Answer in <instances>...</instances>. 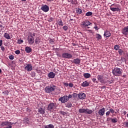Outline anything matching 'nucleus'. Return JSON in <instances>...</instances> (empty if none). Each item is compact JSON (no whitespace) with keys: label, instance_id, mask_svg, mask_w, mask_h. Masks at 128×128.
I'll return each instance as SVG.
<instances>
[{"label":"nucleus","instance_id":"a19ab883","mask_svg":"<svg viewBox=\"0 0 128 128\" xmlns=\"http://www.w3.org/2000/svg\"><path fill=\"white\" fill-rule=\"evenodd\" d=\"M71 4H78V2L76 0H72L71 2Z\"/></svg>","mask_w":128,"mask_h":128},{"label":"nucleus","instance_id":"4be33fe9","mask_svg":"<svg viewBox=\"0 0 128 128\" xmlns=\"http://www.w3.org/2000/svg\"><path fill=\"white\" fill-rule=\"evenodd\" d=\"M88 86H90V82H87L86 81L83 82V83L82 84V86H83L84 88Z\"/></svg>","mask_w":128,"mask_h":128},{"label":"nucleus","instance_id":"3c124183","mask_svg":"<svg viewBox=\"0 0 128 128\" xmlns=\"http://www.w3.org/2000/svg\"><path fill=\"white\" fill-rule=\"evenodd\" d=\"M68 100H69L70 98H72V94H69L68 96Z\"/></svg>","mask_w":128,"mask_h":128},{"label":"nucleus","instance_id":"c9c22d12","mask_svg":"<svg viewBox=\"0 0 128 128\" xmlns=\"http://www.w3.org/2000/svg\"><path fill=\"white\" fill-rule=\"evenodd\" d=\"M118 52L120 56H122L124 54V50H122V49H120L118 50Z\"/></svg>","mask_w":128,"mask_h":128},{"label":"nucleus","instance_id":"20e7f679","mask_svg":"<svg viewBox=\"0 0 128 128\" xmlns=\"http://www.w3.org/2000/svg\"><path fill=\"white\" fill-rule=\"evenodd\" d=\"M62 58H67L70 60L72 58V55L68 52H64L62 54Z\"/></svg>","mask_w":128,"mask_h":128},{"label":"nucleus","instance_id":"58836bf2","mask_svg":"<svg viewBox=\"0 0 128 128\" xmlns=\"http://www.w3.org/2000/svg\"><path fill=\"white\" fill-rule=\"evenodd\" d=\"M109 111H110V112L111 114H114V112H115V114H116V112L114 111V109L112 108L109 110Z\"/></svg>","mask_w":128,"mask_h":128},{"label":"nucleus","instance_id":"49530a36","mask_svg":"<svg viewBox=\"0 0 128 128\" xmlns=\"http://www.w3.org/2000/svg\"><path fill=\"white\" fill-rule=\"evenodd\" d=\"M15 54H20V50H16L15 51Z\"/></svg>","mask_w":128,"mask_h":128},{"label":"nucleus","instance_id":"052dcab7","mask_svg":"<svg viewBox=\"0 0 128 128\" xmlns=\"http://www.w3.org/2000/svg\"><path fill=\"white\" fill-rule=\"evenodd\" d=\"M124 114L125 115V114H126V111L124 110Z\"/></svg>","mask_w":128,"mask_h":128},{"label":"nucleus","instance_id":"4c0bfd02","mask_svg":"<svg viewBox=\"0 0 128 128\" xmlns=\"http://www.w3.org/2000/svg\"><path fill=\"white\" fill-rule=\"evenodd\" d=\"M38 42H40V38L37 37L35 39V44H38Z\"/></svg>","mask_w":128,"mask_h":128},{"label":"nucleus","instance_id":"09e8293b","mask_svg":"<svg viewBox=\"0 0 128 128\" xmlns=\"http://www.w3.org/2000/svg\"><path fill=\"white\" fill-rule=\"evenodd\" d=\"M110 114V112L109 110L106 112V116H108Z\"/></svg>","mask_w":128,"mask_h":128},{"label":"nucleus","instance_id":"6e6d98bb","mask_svg":"<svg viewBox=\"0 0 128 128\" xmlns=\"http://www.w3.org/2000/svg\"><path fill=\"white\" fill-rule=\"evenodd\" d=\"M64 86H68V84L65 82L64 83Z\"/></svg>","mask_w":128,"mask_h":128},{"label":"nucleus","instance_id":"a18cd8bd","mask_svg":"<svg viewBox=\"0 0 128 128\" xmlns=\"http://www.w3.org/2000/svg\"><path fill=\"white\" fill-rule=\"evenodd\" d=\"M124 126H126V128H128V122H124Z\"/></svg>","mask_w":128,"mask_h":128},{"label":"nucleus","instance_id":"f3484780","mask_svg":"<svg viewBox=\"0 0 128 128\" xmlns=\"http://www.w3.org/2000/svg\"><path fill=\"white\" fill-rule=\"evenodd\" d=\"M73 62H74L75 64H80V58H78L74 59L73 60Z\"/></svg>","mask_w":128,"mask_h":128},{"label":"nucleus","instance_id":"7c9ffc66","mask_svg":"<svg viewBox=\"0 0 128 128\" xmlns=\"http://www.w3.org/2000/svg\"><path fill=\"white\" fill-rule=\"evenodd\" d=\"M44 128H54V126L53 124H50L48 125H46L44 126Z\"/></svg>","mask_w":128,"mask_h":128},{"label":"nucleus","instance_id":"0eeeda50","mask_svg":"<svg viewBox=\"0 0 128 128\" xmlns=\"http://www.w3.org/2000/svg\"><path fill=\"white\" fill-rule=\"evenodd\" d=\"M24 68L27 72H32V66L31 64H26Z\"/></svg>","mask_w":128,"mask_h":128},{"label":"nucleus","instance_id":"e433bc0d","mask_svg":"<svg viewBox=\"0 0 128 128\" xmlns=\"http://www.w3.org/2000/svg\"><path fill=\"white\" fill-rule=\"evenodd\" d=\"M120 48V46H119V45H115L114 46V50H119Z\"/></svg>","mask_w":128,"mask_h":128},{"label":"nucleus","instance_id":"412c9836","mask_svg":"<svg viewBox=\"0 0 128 128\" xmlns=\"http://www.w3.org/2000/svg\"><path fill=\"white\" fill-rule=\"evenodd\" d=\"M4 38H6V40H10L12 38L10 37V34L8 33H4Z\"/></svg>","mask_w":128,"mask_h":128},{"label":"nucleus","instance_id":"2f4dec72","mask_svg":"<svg viewBox=\"0 0 128 128\" xmlns=\"http://www.w3.org/2000/svg\"><path fill=\"white\" fill-rule=\"evenodd\" d=\"M28 36H36V33H32V32H28Z\"/></svg>","mask_w":128,"mask_h":128},{"label":"nucleus","instance_id":"dca6fc26","mask_svg":"<svg viewBox=\"0 0 128 128\" xmlns=\"http://www.w3.org/2000/svg\"><path fill=\"white\" fill-rule=\"evenodd\" d=\"M48 76L50 78H54V76H56V74L54 73V72H50L48 74Z\"/></svg>","mask_w":128,"mask_h":128},{"label":"nucleus","instance_id":"f257e3e1","mask_svg":"<svg viewBox=\"0 0 128 128\" xmlns=\"http://www.w3.org/2000/svg\"><path fill=\"white\" fill-rule=\"evenodd\" d=\"M55 90L56 86L54 85L47 86L44 88L45 92H46V94H52V92H54Z\"/></svg>","mask_w":128,"mask_h":128},{"label":"nucleus","instance_id":"4d7b16f0","mask_svg":"<svg viewBox=\"0 0 128 128\" xmlns=\"http://www.w3.org/2000/svg\"><path fill=\"white\" fill-rule=\"evenodd\" d=\"M94 28H95V30H98V26H95L94 27Z\"/></svg>","mask_w":128,"mask_h":128},{"label":"nucleus","instance_id":"cd10ccee","mask_svg":"<svg viewBox=\"0 0 128 128\" xmlns=\"http://www.w3.org/2000/svg\"><path fill=\"white\" fill-rule=\"evenodd\" d=\"M84 76L86 78H90V74L88 73H85L84 74Z\"/></svg>","mask_w":128,"mask_h":128},{"label":"nucleus","instance_id":"bb28decb","mask_svg":"<svg viewBox=\"0 0 128 128\" xmlns=\"http://www.w3.org/2000/svg\"><path fill=\"white\" fill-rule=\"evenodd\" d=\"M80 114H86V108H80L78 110Z\"/></svg>","mask_w":128,"mask_h":128},{"label":"nucleus","instance_id":"bf43d9fd","mask_svg":"<svg viewBox=\"0 0 128 128\" xmlns=\"http://www.w3.org/2000/svg\"><path fill=\"white\" fill-rule=\"evenodd\" d=\"M84 29L85 28H87V30L88 29V28H90V26H86L85 28H84Z\"/></svg>","mask_w":128,"mask_h":128},{"label":"nucleus","instance_id":"6ab92c4d","mask_svg":"<svg viewBox=\"0 0 128 128\" xmlns=\"http://www.w3.org/2000/svg\"><path fill=\"white\" fill-rule=\"evenodd\" d=\"M112 36V34L108 31H105L104 34V36H106V38H110Z\"/></svg>","mask_w":128,"mask_h":128},{"label":"nucleus","instance_id":"72a5a7b5","mask_svg":"<svg viewBox=\"0 0 128 128\" xmlns=\"http://www.w3.org/2000/svg\"><path fill=\"white\" fill-rule=\"evenodd\" d=\"M56 40L54 39H50L49 40L50 44H54V42Z\"/></svg>","mask_w":128,"mask_h":128},{"label":"nucleus","instance_id":"5fc2aeb1","mask_svg":"<svg viewBox=\"0 0 128 128\" xmlns=\"http://www.w3.org/2000/svg\"><path fill=\"white\" fill-rule=\"evenodd\" d=\"M2 46V40H0V46Z\"/></svg>","mask_w":128,"mask_h":128},{"label":"nucleus","instance_id":"5701e85b","mask_svg":"<svg viewBox=\"0 0 128 128\" xmlns=\"http://www.w3.org/2000/svg\"><path fill=\"white\" fill-rule=\"evenodd\" d=\"M76 12L78 14H82V10L80 8H76Z\"/></svg>","mask_w":128,"mask_h":128},{"label":"nucleus","instance_id":"f03ea898","mask_svg":"<svg viewBox=\"0 0 128 128\" xmlns=\"http://www.w3.org/2000/svg\"><path fill=\"white\" fill-rule=\"evenodd\" d=\"M112 72L114 76H120L122 72V70L118 68H115L112 70Z\"/></svg>","mask_w":128,"mask_h":128},{"label":"nucleus","instance_id":"393cba45","mask_svg":"<svg viewBox=\"0 0 128 128\" xmlns=\"http://www.w3.org/2000/svg\"><path fill=\"white\" fill-rule=\"evenodd\" d=\"M111 120H112V122L113 124H116V122H118V118H112Z\"/></svg>","mask_w":128,"mask_h":128},{"label":"nucleus","instance_id":"338daca9","mask_svg":"<svg viewBox=\"0 0 128 128\" xmlns=\"http://www.w3.org/2000/svg\"><path fill=\"white\" fill-rule=\"evenodd\" d=\"M22 2H26V0H21Z\"/></svg>","mask_w":128,"mask_h":128},{"label":"nucleus","instance_id":"13d9d810","mask_svg":"<svg viewBox=\"0 0 128 128\" xmlns=\"http://www.w3.org/2000/svg\"><path fill=\"white\" fill-rule=\"evenodd\" d=\"M110 120H112V118H107V122H110Z\"/></svg>","mask_w":128,"mask_h":128},{"label":"nucleus","instance_id":"2eb2a0df","mask_svg":"<svg viewBox=\"0 0 128 128\" xmlns=\"http://www.w3.org/2000/svg\"><path fill=\"white\" fill-rule=\"evenodd\" d=\"M110 10L112 12H120V7L117 8H110Z\"/></svg>","mask_w":128,"mask_h":128},{"label":"nucleus","instance_id":"0e129e2a","mask_svg":"<svg viewBox=\"0 0 128 128\" xmlns=\"http://www.w3.org/2000/svg\"><path fill=\"white\" fill-rule=\"evenodd\" d=\"M70 22H72V20H74V19L70 18Z\"/></svg>","mask_w":128,"mask_h":128},{"label":"nucleus","instance_id":"e2e57ef3","mask_svg":"<svg viewBox=\"0 0 128 128\" xmlns=\"http://www.w3.org/2000/svg\"><path fill=\"white\" fill-rule=\"evenodd\" d=\"M126 75H123L122 76V78H126Z\"/></svg>","mask_w":128,"mask_h":128},{"label":"nucleus","instance_id":"79ce46f5","mask_svg":"<svg viewBox=\"0 0 128 128\" xmlns=\"http://www.w3.org/2000/svg\"><path fill=\"white\" fill-rule=\"evenodd\" d=\"M24 42V40H18L17 44H22Z\"/></svg>","mask_w":128,"mask_h":128},{"label":"nucleus","instance_id":"603ef678","mask_svg":"<svg viewBox=\"0 0 128 128\" xmlns=\"http://www.w3.org/2000/svg\"><path fill=\"white\" fill-rule=\"evenodd\" d=\"M70 88H72V86H74V84L70 83L68 84V85Z\"/></svg>","mask_w":128,"mask_h":128},{"label":"nucleus","instance_id":"c03bdc74","mask_svg":"<svg viewBox=\"0 0 128 128\" xmlns=\"http://www.w3.org/2000/svg\"><path fill=\"white\" fill-rule=\"evenodd\" d=\"M63 29L64 30H68V28L66 26H63Z\"/></svg>","mask_w":128,"mask_h":128},{"label":"nucleus","instance_id":"4468645a","mask_svg":"<svg viewBox=\"0 0 128 128\" xmlns=\"http://www.w3.org/2000/svg\"><path fill=\"white\" fill-rule=\"evenodd\" d=\"M38 112H40V114H46V109L44 108H40L38 109Z\"/></svg>","mask_w":128,"mask_h":128},{"label":"nucleus","instance_id":"a878e982","mask_svg":"<svg viewBox=\"0 0 128 128\" xmlns=\"http://www.w3.org/2000/svg\"><path fill=\"white\" fill-rule=\"evenodd\" d=\"M110 8H120V6L118 4H114L110 6Z\"/></svg>","mask_w":128,"mask_h":128},{"label":"nucleus","instance_id":"864d4df0","mask_svg":"<svg viewBox=\"0 0 128 128\" xmlns=\"http://www.w3.org/2000/svg\"><path fill=\"white\" fill-rule=\"evenodd\" d=\"M52 20H54V18L51 17L49 18L48 22H52Z\"/></svg>","mask_w":128,"mask_h":128},{"label":"nucleus","instance_id":"6e6552de","mask_svg":"<svg viewBox=\"0 0 128 128\" xmlns=\"http://www.w3.org/2000/svg\"><path fill=\"white\" fill-rule=\"evenodd\" d=\"M34 36H28L27 38L28 44H34Z\"/></svg>","mask_w":128,"mask_h":128},{"label":"nucleus","instance_id":"473e14b6","mask_svg":"<svg viewBox=\"0 0 128 128\" xmlns=\"http://www.w3.org/2000/svg\"><path fill=\"white\" fill-rule=\"evenodd\" d=\"M66 108H72V103L68 102L66 104Z\"/></svg>","mask_w":128,"mask_h":128},{"label":"nucleus","instance_id":"b1692460","mask_svg":"<svg viewBox=\"0 0 128 128\" xmlns=\"http://www.w3.org/2000/svg\"><path fill=\"white\" fill-rule=\"evenodd\" d=\"M97 80H104V76L102 75H98L96 77Z\"/></svg>","mask_w":128,"mask_h":128},{"label":"nucleus","instance_id":"f704fd0d","mask_svg":"<svg viewBox=\"0 0 128 128\" xmlns=\"http://www.w3.org/2000/svg\"><path fill=\"white\" fill-rule=\"evenodd\" d=\"M86 16H92V12H88L86 14Z\"/></svg>","mask_w":128,"mask_h":128},{"label":"nucleus","instance_id":"c85d7f7f","mask_svg":"<svg viewBox=\"0 0 128 128\" xmlns=\"http://www.w3.org/2000/svg\"><path fill=\"white\" fill-rule=\"evenodd\" d=\"M58 26H64V23L62 22V19L58 20Z\"/></svg>","mask_w":128,"mask_h":128},{"label":"nucleus","instance_id":"680f3d73","mask_svg":"<svg viewBox=\"0 0 128 128\" xmlns=\"http://www.w3.org/2000/svg\"><path fill=\"white\" fill-rule=\"evenodd\" d=\"M47 2H54V0H47Z\"/></svg>","mask_w":128,"mask_h":128},{"label":"nucleus","instance_id":"aec40b11","mask_svg":"<svg viewBox=\"0 0 128 128\" xmlns=\"http://www.w3.org/2000/svg\"><path fill=\"white\" fill-rule=\"evenodd\" d=\"M85 114H92V110L86 108Z\"/></svg>","mask_w":128,"mask_h":128},{"label":"nucleus","instance_id":"9b49d317","mask_svg":"<svg viewBox=\"0 0 128 128\" xmlns=\"http://www.w3.org/2000/svg\"><path fill=\"white\" fill-rule=\"evenodd\" d=\"M122 34L124 36H128V26H125L122 30Z\"/></svg>","mask_w":128,"mask_h":128},{"label":"nucleus","instance_id":"1a4fd4ad","mask_svg":"<svg viewBox=\"0 0 128 128\" xmlns=\"http://www.w3.org/2000/svg\"><path fill=\"white\" fill-rule=\"evenodd\" d=\"M56 108V105L54 103H50L48 107V110H50V112H52V110H54V108Z\"/></svg>","mask_w":128,"mask_h":128},{"label":"nucleus","instance_id":"f8f14e48","mask_svg":"<svg viewBox=\"0 0 128 128\" xmlns=\"http://www.w3.org/2000/svg\"><path fill=\"white\" fill-rule=\"evenodd\" d=\"M104 112H106V109L102 108L98 110V114L99 116H102L104 114Z\"/></svg>","mask_w":128,"mask_h":128},{"label":"nucleus","instance_id":"7ed1b4c3","mask_svg":"<svg viewBox=\"0 0 128 128\" xmlns=\"http://www.w3.org/2000/svg\"><path fill=\"white\" fill-rule=\"evenodd\" d=\"M12 124H14V122H12L8 121L2 122L0 124V126H6L4 128H12Z\"/></svg>","mask_w":128,"mask_h":128},{"label":"nucleus","instance_id":"de8ad7c7","mask_svg":"<svg viewBox=\"0 0 128 128\" xmlns=\"http://www.w3.org/2000/svg\"><path fill=\"white\" fill-rule=\"evenodd\" d=\"M0 46L1 50H2V52H4V50H6V49L4 48V46Z\"/></svg>","mask_w":128,"mask_h":128},{"label":"nucleus","instance_id":"a211bd4d","mask_svg":"<svg viewBox=\"0 0 128 128\" xmlns=\"http://www.w3.org/2000/svg\"><path fill=\"white\" fill-rule=\"evenodd\" d=\"M32 48H30V46H26L25 48V52H26L27 54H30V52H32Z\"/></svg>","mask_w":128,"mask_h":128},{"label":"nucleus","instance_id":"37998d69","mask_svg":"<svg viewBox=\"0 0 128 128\" xmlns=\"http://www.w3.org/2000/svg\"><path fill=\"white\" fill-rule=\"evenodd\" d=\"M9 58L11 60H12L14 59V55H11V56H9Z\"/></svg>","mask_w":128,"mask_h":128},{"label":"nucleus","instance_id":"8fccbe9b","mask_svg":"<svg viewBox=\"0 0 128 128\" xmlns=\"http://www.w3.org/2000/svg\"><path fill=\"white\" fill-rule=\"evenodd\" d=\"M76 96H78V94L76 93H74L72 94V97L73 98H76Z\"/></svg>","mask_w":128,"mask_h":128},{"label":"nucleus","instance_id":"ea45409f","mask_svg":"<svg viewBox=\"0 0 128 128\" xmlns=\"http://www.w3.org/2000/svg\"><path fill=\"white\" fill-rule=\"evenodd\" d=\"M84 32H89L90 34H92V30H88V28L84 29Z\"/></svg>","mask_w":128,"mask_h":128},{"label":"nucleus","instance_id":"c756f323","mask_svg":"<svg viewBox=\"0 0 128 128\" xmlns=\"http://www.w3.org/2000/svg\"><path fill=\"white\" fill-rule=\"evenodd\" d=\"M96 38L98 39V40H102V37L100 34H96Z\"/></svg>","mask_w":128,"mask_h":128},{"label":"nucleus","instance_id":"423d86ee","mask_svg":"<svg viewBox=\"0 0 128 128\" xmlns=\"http://www.w3.org/2000/svg\"><path fill=\"white\" fill-rule=\"evenodd\" d=\"M58 100L62 104H64L66 102H68V96H64L59 98Z\"/></svg>","mask_w":128,"mask_h":128},{"label":"nucleus","instance_id":"39448f33","mask_svg":"<svg viewBox=\"0 0 128 128\" xmlns=\"http://www.w3.org/2000/svg\"><path fill=\"white\" fill-rule=\"evenodd\" d=\"M90 24H92V23H90V22L88 20L83 21L81 24L82 28H86V26H90Z\"/></svg>","mask_w":128,"mask_h":128},{"label":"nucleus","instance_id":"ddd939ff","mask_svg":"<svg viewBox=\"0 0 128 128\" xmlns=\"http://www.w3.org/2000/svg\"><path fill=\"white\" fill-rule=\"evenodd\" d=\"M78 98L80 100H84L86 98V94L84 92H81L78 94Z\"/></svg>","mask_w":128,"mask_h":128},{"label":"nucleus","instance_id":"69168bd1","mask_svg":"<svg viewBox=\"0 0 128 128\" xmlns=\"http://www.w3.org/2000/svg\"><path fill=\"white\" fill-rule=\"evenodd\" d=\"M0 28H2V25L0 24Z\"/></svg>","mask_w":128,"mask_h":128},{"label":"nucleus","instance_id":"9d476101","mask_svg":"<svg viewBox=\"0 0 128 128\" xmlns=\"http://www.w3.org/2000/svg\"><path fill=\"white\" fill-rule=\"evenodd\" d=\"M41 10L44 12H48L50 10V8L47 5H44L41 8Z\"/></svg>","mask_w":128,"mask_h":128},{"label":"nucleus","instance_id":"774afa93","mask_svg":"<svg viewBox=\"0 0 128 128\" xmlns=\"http://www.w3.org/2000/svg\"><path fill=\"white\" fill-rule=\"evenodd\" d=\"M126 56L128 57V53H126Z\"/></svg>","mask_w":128,"mask_h":128}]
</instances>
